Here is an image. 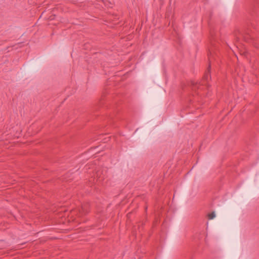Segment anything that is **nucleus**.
Listing matches in <instances>:
<instances>
[{
  "label": "nucleus",
  "mask_w": 259,
  "mask_h": 259,
  "mask_svg": "<svg viewBox=\"0 0 259 259\" xmlns=\"http://www.w3.org/2000/svg\"><path fill=\"white\" fill-rule=\"evenodd\" d=\"M213 58V57L212 56V53L211 51H210L209 54L208 55V59H209L210 64L212 61Z\"/></svg>",
  "instance_id": "4"
},
{
  "label": "nucleus",
  "mask_w": 259,
  "mask_h": 259,
  "mask_svg": "<svg viewBox=\"0 0 259 259\" xmlns=\"http://www.w3.org/2000/svg\"><path fill=\"white\" fill-rule=\"evenodd\" d=\"M102 180V178H99V181H101Z\"/></svg>",
  "instance_id": "5"
},
{
  "label": "nucleus",
  "mask_w": 259,
  "mask_h": 259,
  "mask_svg": "<svg viewBox=\"0 0 259 259\" xmlns=\"http://www.w3.org/2000/svg\"><path fill=\"white\" fill-rule=\"evenodd\" d=\"M79 213L81 214H85L89 212V205L88 204H84L82 205L81 207L79 210Z\"/></svg>",
  "instance_id": "1"
},
{
  "label": "nucleus",
  "mask_w": 259,
  "mask_h": 259,
  "mask_svg": "<svg viewBox=\"0 0 259 259\" xmlns=\"http://www.w3.org/2000/svg\"><path fill=\"white\" fill-rule=\"evenodd\" d=\"M210 66L209 65V67H208V71H207V72H206L204 77H203V78L204 79H205L206 80H208V78L210 77V74H209V69H210Z\"/></svg>",
  "instance_id": "2"
},
{
  "label": "nucleus",
  "mask_w": 259,
  "mask_h": 259,
  "mask_svg": "<svg viewBox=\"0 0 259 259\" xmlns=\"http://www.w3.org/2000/svg\"><path fill=\"white\" fill-rule=\"evenodd\" d=\"M207 216L209 220H212L215 218V214L214 212H212L211 213L208 214Z\"/></svg>",
  "instance_id": "3"
}]
</instances>
